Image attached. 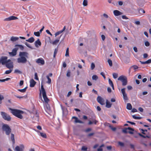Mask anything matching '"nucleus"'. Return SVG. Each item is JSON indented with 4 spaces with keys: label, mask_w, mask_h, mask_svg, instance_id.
Masks as SVG:
<instances>
[{
    "label": "nucleus",
    "mask_w": 151,
    "mask_h": 151,
    "mask_svg": "<svg viewBox=\"0 0 151 151\" xmlns=\"http://www.w3.org/2000/svg\"><path fill=\"white\" fill-rule=\"evenodd\" d=\"M138 134L140 136H141V137H142L143 138H146V137L149 138V137L148 136H144V135L141 134L140 133H138Z\"/></svg>",
    "instance_id": "obj_42"
},
{
    "label": "nucleus",
    "mask_w": 151,
    "mask_h": 151,
    "mask_svg": "<svg viewBox=\"0 0 151 151\" xmlns=\"http://www.w3.org/2000/svg\"><path fill=\"white\" fill-rule=\"evenodd\" d=\"M133 68L134 70H136L138 68V66L136 65H133L130 67V68Z\"/></svg>",
    "instance_id": "obj_37"
},
{
    "label": "nucleus",
    "mask_w": 151,
    "mask_h": 151,
    "mask_svg": "<svg viewBox=\"0 0 151 151\" xmlns=\"http://www.w3.org/2000/svg\"><path fill=\"white\" fill-rule=\"evenodd\" d=\"M1 115L2 118L5 120L8 121H10L11 119V118L10 116L6 113L4 112H1Z\"/></svg>",
    "instance_id": "obj_6"
},
{
    "label": "nucleus",
    "mask_w": 151,
    "mask_h": 151,
    "mask_svg": "<svg viewBox=\"0 0 151 151\" xmlns=\"http://www.w3.org/2000/svg\"><path fill=\"white\" fill-rule=\"evenodd\" d=\"M30 86L31 87H33L36 84V82L33 79H31L30 81Z\"/></svg>",
    "instance_id": "obj_20"
},
{
    "label": "nucleus",
    "mask_w": 151,
    "mask_h": 151,
    "mask_svg": "<svg viewBox=\"0 0 151 151\" xmlns=\"http://www.w3.org/2000/svg\"><path fill=\"white\" fill-rule=\"evenodd\" d=\"M24 148V145H20V146H17L15 148V150L16 151H23Z\"/></svg>",
    "instance_id": "obj_12"
},
{
    "label": "nucleus",
    "mask_w": 151,
    "mask_h": 151,
    "mask_svg": "<svg viewBox=\"0 0 151 151\" xmlns=\"http://www.w3.org/2000/svg\"><path fill=\"white\" fill-rule=\"evenodd\" d=\"M72 119H75V120L74 122L75 123H80L81 124H83L84 122L83 121L80 120H79L78 119V118L76 116H73L72 117Z\"/></svg>",
    "instance_id": "obj_16"
},
{
    "label": "nucleus",
    "mask_w": 151,
    "mask_h": 151,
    "mask_svg": "<svg viewBox=\"0 0 151 151\" xmlns=\"http://www.w3.org/2000/svg\"><path fill=\"white\" fill-rule=\"evenodd\" d=\"M62 36V35L58 38L56 39L55 40L52 42V44L53 45H56L59 42L60 39Z\"/></svg>",
    "instance_id": "obj_21"
},
{
    "label": "nucleus",
    "mask_w": 151,
    "mask_h": 151,
    "mask_svg": "<svg viewBox=\"0 0 151 151\" xmlns=\"http://www.w3.org/2000/svg\"><path fill=\"white\" fill-rule=\"evenodd\" d=\"M92 122H93V124H96L98 122V121L95 119H93Z\"/></svg>",
    "instance_id": "obj_57"
},
{
    "label": "nucleus",
    "mask_w": 151,
    "mask_h": 151,
    "mask_svg": "<svg viewBox=\"0 0 151 151\" xmlns=\"http://www.w3.org/2000/svg\"><path fill=\"white\" fill-rule=\"evenodd\" d=\"M109 127L113 131H115L116 129V127H113L111 125H109Z\"/></svg>",
    "instance_id": "obj_50"
},
{
    "label": "nucleus",
    "mask_w": 151,
    "mask_h": 151,
    "mask_svg": "<svg viewBox=\"0 0 151 151\" xmlns=\"http://www.w3.org/2000/svg\"><path fill=\"white\" fill-rule=\"evenodd\" d=\"M108 62L109 66L111 67L112 66V60L110 59H109L108 60Z\"/></svg>",
    "instance_id": "obj_36"
},
{
    "label": "nucleus",
    "mask_w": 151,
    "mask_h": 151,
    "mask_svg": "<svg viewBox=\"0 0 151 151\" xmlns=\"http://www.w3.org/2000/svg\"><path fill=\"white\" fill-rule=\"evenodd\" d=\"M41 89L42 93V96L44 101L46 103H47L49 102V100L47 96L45 90L44 88L43 85L42 84L41 85Z\"/></svg>",
    "instance_id": "obj_4"
},
{
    "label": "nucleus",
    "mask_w": 151,
    "mask_h": 151,
    "mask_svg": "<svg viewBox=\"0 0 151 151\" xmlns=\"http://www.w3.org/2000/svg\"><path fill=\"white\" fill-rule=\"evenodd\" d=\"M125 88H123L121 89V92L123 96V99L125 101L128 100V99L127 96V94L125 93Z\"/></svg>",
    "instance_id": "obj_10"
},
{
    "label": "nucleus",
    "mask_w": 151,
    "mask_h": 151,
    "mask_svg": "<svg viewBox=\"0 0 151 151\" xmlns=\"http://www.w3.org/2000/svg\"><path fill=\"white\" fill-rule=\"evenodd\" d=\"M18 47H16L14 48L12 50V52H9V54L11 56H14L16 55L17 54V51L18 50Z\"/></svg>",
    "instance_id": "obj_9"
},
{
    "label": "nucleus",
    "mask_w": 151,
    "mask_h": 151,
    "mask_svg": "<svg viewBox=\"0 0 151 151\" xmlns=\"http://www.w3.org/2000/svg\"><path fill=\"white\" fill-rule=\"evenodd\" d=\"M15 47H19L21 50H23L24 49V46L21 45L17 44L15 45Z\"/></svg>",
    "instance_id": "obj_25"
},
{
    "label": "nucleus",
    "mask_w": 151,
    "mask_h": 151,
    "mask_svg": "<svg viewBox=\"0 0 151 151\" xmlns=\"http://www.w3.org/2000/svg\"><path fill=\"white\" fill-rule=\"evenodd\" d=\"M14 73H17L18 74H21L22 72L19 70L17 69H16L14 70Z\"/></svg>",
    "instance_id": "obj_39"
},
{
    "label": "nucleus",
    "mask_w": 151,
    "mask_h": 151,
    "mask_svg": "<svg viewBox=\"0 0 151 151\" xmlns=\"http://www.w3.org/2000/svg\"><path fill=\"white\" fill-rule=\"evenodd\" d=\"M118 80L121 81L122 82V86H125L127 84V79L126 76H121L119 77Z\"/></svg>",
    "instance_id": "obj_5"
},
{
    "label": "nucleus",
    "mask_w": 151,
    "mask_h": 151,
    "mask_svg": "<svg viewBox=\"0 0 151 151\" xmlns=\"http://www.w3.org/2000/svg\"><path fill=\"white\" fill-rule=\"evenodd\" d=\"M138 12L139 13L141 14L145 13V10L142 9H139L138 10Z\"/></svg>",
    "instance_id": "obj_32"
},
{
    "label": "nucleus",
    "mask_w": 151,
    "mask_h": 151,
    "mask_svg": "<svg viewBox=\"0 0 151 151\" xmlns=\"http://www.w3.org/2000/svg\"><path fill=\"white\" fill-rule=\"evenodd\" d=\"M134 129H133L130 127H128V128H125L123 129L122 130V132L125 133H129L131 134H133V131H134Z\"/></svg>",
    "instance_id": "obj_8"
},
{
    "label": "nucleus",
    "mask_w": 151,
    "mask_h": 151,
    "mask_svg": "<svg viewBox=\"0 0 151 151\" xmlns=\"http://www.w3.org/2000/svg\"><path fill=\"white\" fill-rule=\"evenodd\" d=\"M132 117L134 119H142V117L136 116V115H133Z\"/></svg>",
    "instance_id": "obj_33"
},
{
    "label": "nucleus",
    "mask_w": 151,
    "mask_h": 151,
    "mask_svg": "<svg viewBox=\"0 0 151 151\" xmlns=\"http://www.w3.org/2000/svg\"><path fill=\"white\" fill-rule=\"evenodd\" d=\"M11 139L12 142L13 144H14L15 143L14 135L12 133H11Z\"/></svg>",
    "instance_id": "obj_26"
},
{
    "label": "nucleus",
    "mask_w": 151,
    "mask_h": 151,
    "mask_svg": "<svg viewBox=\"0 0 151 151\" xmlns=\"http://www.w3.org/2000/svg\"><path fill=\"white\" fill-rule=\"evenodd\" d=\"M114 14L115 16H118L122 15V13L118 10H115L113 11Z\"/></svg>",
    "instance_id": "obj_19"
},
{
    "label": "nucleus",
    "mask_w": 151,
    "mask_h": 151,
    "mask_svg": "<svg viewBox=\"0 0 151 151\" xmlns=\"http://www.w3.org/2000/svg\"><path fill=\"white\" fill-rule=\"evenodd\" d=\"M35 41V39L33 37H31L28 40H26V41L30 43L33 42Z\"/></svg>",
    "instance_id": "obj_27"
},
{
    "label": "nucleus",
    "mask_w": 151,
    "mask_h": 151,
    "mask_svg": "<svg viewBox=\"0 0 151 151\" xmlns=\"http://www.w3.org/2000/svg\"><path fill=\"white\" fill-rule=\"evenodd\" d=\"M24 83V81H20L19 82V86H22Z\"/></svg>",
    "instance_id": "obj_64"
},
{
    "label": "nucleus",
    "mask_w": 151,
    "mask_h": 151,
    "mask_svg": "<svg viewBox=\"0 0 151 151\" xmlns=\"http://www.w3.org/2000/svg\"><path fill=\"white\" fill-rule=\"evenodd\" d=\"M34 35L37 37H39L40 36V33L39 32H35Z\"/></svg>",
    "instance_id": "obj_44"
},
{
    "label": "nucleus",
    "mask_w": 151,
    "mask_h": 151,
    "mask_svg": "<svg viewBox=\"0 0 151 151\" xmlns=\"http://www.w3.org/2000/svg\"><path fill=\"white\" fill-rule=\"evenodd\" d=\"M109 84L111 86L114 85V84L113 83L112 81L110 78L109 79Z\"/></svg>",
    "instance_id": "obj_46"
},
{
    "label": "nucleus",
    "mask_w": 151,
    "mask_h": 151,
    "mask_svg": "<svg viewBox=\"0 0 151 151\" xmlns=\"http://www.w3.org/2000/svg\"><path fill=\"white\" fill-rule=\"evenodd\" d=\"M3 131H5L6 135H9L11 132V129L9 126L7 124H4L2 126Z\"/></svg>",
    "instance_id": "obj_3"
},
{
    "label": "nucleus",
    "mask_w": 151,
    "mask_h": 151,
    "mask_svg": "<svg viewBox=\"0 0 151 151\" xmlns=\"http://www.w3.org/2000/svg\"><path fill=\"white\" fill-rule=\"evenodd\" d=\"M46 32L48 34L50 35L51 36H52V34L50 33L48 30H46Z\"/></svg>",
    "instance_id": "obj_60"
},
{
    "label": "nucleus",
    "mask_w": 151,
    "mask_h": 151,
    "mask_svg": "<svg viewBox=\"0 0 151 151\" xmlns=\"http://www.w3.org/2000/svg\"><path fill=\"white\" fill-rule=\"evenodd\" d=\"M35 78L36 80H38L39 79L37 76V73H36L35 74Z\"/></svg>",
    "instance_id": "obj_53"
},
{
    "label": "nucleus",
    "mask_w": 151,
    "mask_h": 151,
    "mask_svg": "<svg viewBox=\"0 0 151 151\" xmlns=\"http://www.w3.org/2000/svg\"><path fill=\"white\" fill-rule=\"evenodd\" d=\"M141 64H149L151 63V59H150L146 61H140Z\"/></svg>",
    "instance_id": "obj_23"
},
{
    "label": "nucleus",
    "mask_w": 151,
    "mask_h": 151,
    "mask_svg": "<svg viewBox=\"0 0 151 151\" xmlns=\"http://www.w3.org/2000/svg\"><path fill=\"white\" fill-rule=\"evenodd\" d=\"M32 119L34 121V122H35L36 121H38L39 119V115L37 114V113L34 116Z\"/></svg>",
    "instance_id": "obj_18"
},
{
    "label": "nucleus",
    "mask_w": 151,
    "mask_h": 151,
    "mask_svg": "<svg viewBox=\"0 0 151 151\" xmlns=\"http://www.w3.org/2000/svg\"><path fill=\"white\" fill-rule=\"evenodd\" d=\"M113 78L115 79L117 78L118 77V74L116 73H114L113 74Z\"/></svg>",
    "instance_id": "obj_43"
},
{
    "label": "nucleus",
    "mask_w": 151,
    "mask_h": 151,
    "mask_svg": "<svg viewBox=\"0 0 151 151\" xmlns=\"http://www.w3.org/2000/svg\"><path fill=\"white\" fill-rule=\"evenodd\" d=\"M18 39H19L18 37L12 36L10 40L12 41L15 42V41H16L18 40Z\"/></svg>",
    "instance_id": "obj_24"
},
{
    "label": "nucleus",
    "mask_w": 151,
    "mask_h": 151,
    "mask_svg": "<svg viewBox=\"0 0 151 151\" xmlns=\"http://www.w3.org/2000/svg\"><path fill=\"white\" fill-rule=\"evenodd\" d=\"M4 99V96L0 94V104H1L2 103V100Z\"/></svg>",
    "instance_id": "obj_49"
},
{
    "label": "nucleus",
    "mask_w": 151,
    "mask_h": 151,
    "mask_svg": "<svg viewBox=\"0 0 151 151\" xmlns=\"http://www.w3.org/2000/svg\"><path fill=\"white\" fill-rule=\"evenodd\" d=\"M132 111L133 113L137 112V110L136 109L134 108L132 109Z\"/></svg>",
    "instance_id": "obj_62"
},
{
    "label": "nucleus",
    "mask_w": 151,
    "mask_h": 151,
    "mask_svg": "<svg viewBox=\"0 0 151 151\" xmlns=\"http://www.w3.org/2000/svg\"><path fill=\"white\" fill-rule=\"evenodd\" d=\"M65 56L66 57L69 56V48L68 47L66 49V53H65Z\"/></svg>",
    "instance_id": "obj_38"
},
{
    "label": "nucleus",
    "mask_w": 151,
    "mask_h": 151,
    "mask_svg": "<svg viewBox=\"0 0 151 151\" xmlns=\"http://www.w3.org/2000/svg\"><path fill=\"white\" fill-rule=\"evenodd\" d=\"M148 55L147 54L145 53H144V54H143V58H147V57H148Z\"/></svg>",
    "instance_id": "obj_63"
},
{
    "label": "nucleus",
    "mask_w": 151,
    "mask_h": 151,
    "mask_svg": "<svg viewBox=\"0 0 151 151\" xmlns=\"http://www.w3.org/2000/svg\"><path fill=\"white\" fill-rule=\"evenodd\" d=\"M95 67V65L94 63H92L91 65V70H93Z\"/></svg>",
    "instance_id": "obj_47"
},
{
    "label": "nucleus",
    "mask_w": 151,
    "mask_h": 151,
    "mask_svg": "<svg viewBox=\"0 0 151 151\" xmlns=\"http://www.w3.org/2000/svg\"><path fill=\"white\" fill-rule=\"evenodd\" d=\"M145 45L147 46V47H148L149 46H150V43L149 42H148V41H146L145 42Z\"/></svg>",
    "instance_id": "obj_51"
},
{
    "label": "nucleus",
    "mask_w": 151,
    "mask_h": 151,
    "mask_svg": "<svg viewBox=\"0 0 151 151\" xmlns=\"http://www.w3.org/2000/svg\"><path fill=\"white\" fill-rule=\"evenodd\" d=\"M141 130L142 131V133L144 134H145V133H144L145 132H147V130L146 129H141Z\"/></svg>",
    "instance_id": "obj_56"
},
{
    "label": "nucleus",
    "mask_w": 151,
    "mask_h": 151,
    "mask_svg": "<svg viewBox=\"0 0 151 151\" xmlns=\"http://www.w3.org/2000/svg\"><path fill=\"white\" fill-rule=\"evenodd\" d=\"M9 109L11 111V113L15 116L20 119H22L23 118L22 114L24 113V112L19 110L12 109L9 108Z\"/></svg>",
    "instance_id": "obj_2"
},
{
    "label": "nucleus",
    "mask_w": 151,
    "mask_h": 151,
    "mask_svg": "<svg viewBox=\"0 0 151 151\" xmlns=\"http://www.w3.org/2000/svg\"><path fill=\"white\" fill-rule=\"evenodd\" d=\"M7 56H2L0 58V63L2 65H5L8 62L10 61V59L7 60Z\"/></svg>",
    "instance_id": "obj_7"
},
{
    "label": "nucleus",
    "mask_w": 151,
    "mask_h": 151,
    "mask_svg": "<svg viewBox=\"0 0 151 151\" xmlns=\"http://www.w3.org/2000/svg\"><path fill=\"white\" fill-rule=\"evenodd\" d=\"M103 16L104 17L106 18H108V16L106 14L104 13L103 14Z\"/></svg>",
    "instance_id": "obj_61"
},
{
    "label": "nucleus",
    "mask_w": 151,
    "mask_h": 151,
    "mask_svg": "<svg viewBox=\"0 0 151 151\" xmlns=\"http://www.w3.org/2000/svg\"><path fill=\"white\" fill-rule=\"evenodd\" d=\"M29 54L26 52H20L19 56V58H17V62L19 63H25L27 61V58H28Z\"/></svg>",
    "instance_id": "obj_1"
},
{
    "label": "nucleus",
    "mask_w": 151,
    "mask_h": 151,
    "mask_svg": "<svg viewBox=\"0 0 151 151\" xmlns=\"http://www.w3.org/2000/svg\"><path fill=\"white\" fill-rule=\"evenodd\" d=\"M40 135L44 138H47V135L45 133L41 132H40Z\"/></svg>",
    "instance_id": "obj_31"
},
{
    "label": "nucleus",
    "mask_w": 151,
    "mask_h": 151,
    "mask_svg": "<svg viewBox=\"0 0 151 151\" xmlns=\"http://www.w3.org/2000/svg\"><path fill=\"white\" fill-rule=\"evenodd\" d=\"M118 144L121 146L123 147L124 145V143L122 142H118Z\"/></svg>",
    "instance_id": "obj_54"
},
{
    "label": "nucleus",
    "mask_w": 151,
    "mask_h": 151,
    "mask_svg": "<svg viewBox=\"0 0 151 151\" xmlns=\"http://www.w3.org/2000/svg\"><path fill=\"white\" fill-rule=\"evenodd\" d=\"M127 122L128 123H130V124H131L132 125H135L136 124L135 123H134V122H133L129 121H127Z\"/></svg>",
    "instance_id": "obj_59"
},
{
    "label": "nucleus",
    "mask_w": 151,
    "mask_h": 151,
    "mask_svg": "<svg viewBox=\"0 0 151 151\" xmlns=\"http://www.w3.org/2000/svg\"><path fill=\"white\" fill-rule=\"evenodd\" d=\"M27 88V87H25L23 89H18V90L19 91L22 92V93H24L26 91V89Z\"/></svg>",
    "instance_id": "obj_30"
},
{
    "label": "nucleus",
    "mask_w": 151,
    "mask_h": 151,
    "mask_svg": "<svg viewBox=\"0 0 151 151\" xmlns=\"http://www.w3.org/2000/svg\"><path fill=\"white\" fill-rule=\"evenodd\" d=\"M35 46L36 47H38V45L40 46L41 45V42L39 39H38L35 42Z\"/></svg>",
    "instance_id": "obj_22"
},
{
    "label": "nucleus",
    "mask_w": 151,
    "mask_h": 151,
    "mask_svg": "<svg viewBox=\"0 0 151 151\" xmlns=\"http://www.w3.org/2000/svg\"><path fill=\"white\" fill-rule=\"evenodd\" d=\"M127 109L128 110H130L132 109V106L130 103H127Z\"/></svg>",
    "instance_id": "obj_29"
},
{
    "label": "nucleus",
    "mask_w": 151,
    "mask_h": 151,
    "mask_svg": "<svg viewBox=\"0 0 151 151\" xmlns=\"http://www.w3.org/2000/svg\"><path fill=\"white\" fill-rule=\"evenodd\" d=\"M107 91L109 93H110L111 92V90L110 87H109L107 88Z\"/></svg>",
    "instance_id": "obj_58"
},
{
    "label": "nucleus",
    "mask_w": 151,
    "mask_h": 151,
    "mask_svg": "<svg viewBox=\"0 0 151 151\" xmlns=\"http://www.w3.org/2000/svg\"><path fill=\"white\" fill-rule=\"evenodd\" d=\"M58 50L57 48H55V51L53 55V57L55 58L56 54L58 52Z\"/></svg>",
    "instance_id": "obj_40"
},
{
    "label": "nucleus",
    "mask_w": 151,
    "mask_h": 151,
    "mask_svg": "<svg viewBox=\"0 0 151 151\" xmlns=\"http://www.w3.org/2000/svg\"><path fill=\"white\" fill-rule=\"evenodd\" d=\"M98 76L96 75H94L93 76H92V79L93 80H96L98 79Z\"/></svg>",
    "instance_id": "obj_45"
},
{
    "label": "nucleus",
    "mask_w": 151,
    "mask_h": 151,
    "mask_svg": "<svg viewBox=\"0 0 151 151\" xmlns=\"http://www.w3.org/2000/svg\"><path fill=\"white\" fill-rule=\"evenodd\" d=\"M91 129L90 128H88L87 129H86L85 130V132H90V131H91Z\"/></svg>",
    "instance_id": "obj_55"
},
{
    "label": "nucleus",
    "mask_w": 151,
    "mask_h": 151,
    "mask_svg": "<svg viewBox=\"0 0 151 151\" xmlns=\"http://www.w3.org/2000/svg\"><path fill=\"white\" fill-rule=\"evenodd\" d=\"M36 62L39 64H40L41 65H44L45 63L44 60L42 58L38 59L37 60Z\"/></svg>",
    "instance_id": "obj_15"
},
{
    "label": "nucleus",
    "mask_w": 151,
    "mask_h": 151,
    "mask_svg": "<svg viewBox=\"0 0 151 151\" xmlns=\"http://www.w3.org/2000/svg\"><path fill=\"white\" fill-rule=\"evenodd\" d=\"M65 26L62 30L57 32L55 34V37H56L57 36L62 33L64 31H65Z\"/></svg>",
    "instance_id": "obj_17"
},
{
    "label": "nucleus",
    "mask_w": 151,
    "mask_h": 151,
    "mask_svg": "<svg viewBox=\"0 0 151 151\" xmlns=\"http://www.w3.org/2000/svg\"><path fill=\"white\" fill-rule=\"evenodd\" d=\"M12 70H7L5 71V74H9L12 72Z\"/></svg>",
    "instance_id": "obj_48"
},
{
    "label": "nucleus",
    "mask_w": 151,
    "mask_h": 151,
    "mask_svg": "<svg viewBox=\"0 0 151 151\" xmlns=\"http://www.w3.org/2000/svg\"><path fill=\"white\" fill-rule=\"evenodd\" d=\"M83 4L84 6H87L88 5L87 0H84L83 2Z\"/></svg>",
    "instance_id": "obj_35"
},
{
    "label": "nucleus",
    "mask_w": 151,
    "mask_h": 151,
    "mask_svg": "<svg viewBox=\"0 0 151 151\" xmlns=\"http://www.w3.org/2000/svg\"><path fill=\"white\" fill-rule=\"evenodd\" d=\"M97 100L98 102L101 105H103L105 104L104 99L99 96H98L97 98Z\"/></svg>",
    "instance_id": "obj_11"
},
{
    "label": "nucleus",
    "mask_w": 151,
    "mask_h": 151,
    "mask_svg": "<svg viewBox=\"0 0 151 151\" xmlns=\"http://www.w3.org/2000/svg\"><path fill=\"white\" fill-rule=\"evenodd\" d=\"M46 78L48 79V81L47 83L49 84H50L51 83V79L49 77V76H47Z\"/></svg>",
    "instance_id": "obj_34"
},
{
    "label": "nucleus",
    "mask_w": 151,
    "mask_h": 151,
    "mask_svg": "<svg viewBox=\"0 0 151 151\" xmlns=\"http://www.w3.org/2000/svg\"><path fill=\"white\" fill-rule=\"evenodd\" d=\"M70 70H68L66 74L67 76L68 77H69L70 76Z\"/></svg>",
    "instance_id": "obj_52"
},
{
    "label": "nucleus",
    "mask_w": 151,
    "mask_h": 151,
    "mask_svg": "<svg viewBox=\"0 0 151 151\" xmlns=\"http://www.w3.org/2000/svg\"><path fill=\"white\" fill-rule=\"evenodd\" d=\"M17 17L14 16H11L8 18H6L4 19V21H10L12 20H14L17 19Z\"/></svg>",
    "instance_id": "obj_14"
},
{
    "label": "nucleus",
    "mask_w": 151,
    "mask_h": 151,
    "mask_svg": "<svg viewBox=\"0 0 151 151\" xmlns=\"http://www.w3.org/2000/svg\"><path fill=\"white\" fill-rule=\"evenodd\" d=\"M87 148L85 146H83L81 149V150L84 151H87Z\"/></svg>",
    "instance_id": "obj_41"
},
{
    "label": "nucleus",
    "mask_w": 151,
    "mask_h": 151,
    "mask_svg": "<svg viewBox=\"0 0 151 151\" xmlns=\"http://www.w3.org/2000/svg\"><path fill=\"white\" fill-rule=\"evenodd\" d=\"M111 104L107 100H106V107L108 108H110L111 107Z\"/></svg>",
    "instance_id": "obj_28"
},
{
    "label": "nucleus",
    "mask_w": 151,
    "mask_h": 151,
    "mask_svg": "<svg viewBox=\"0 0 151 151\" xmlns=\"http://www.w3.org/2000/svg\"><path fill=\"white\" fill-rule=\"evenodd\" d=\"M5 65L6 67L9 69L13 68V63L11 60L10 61L8 62Z\"/></svg>",
    "instance_id": "obj_13"
}]
</instances>
